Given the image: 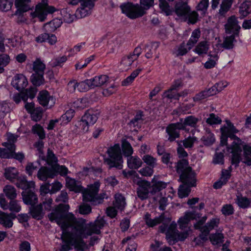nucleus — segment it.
Returning <instances> with one entry per match:
<instances>
[{"label":"nucleus","mask_w":251,"mask_h":251,"mask_svg":"<svg viewBox=\"0 0 251 251\" xmlns=\"http://www.w3.org/2000/svg\"><path fill=\"white\" fill-rule=\"evenodd\" d=\"M221 132L220 148L226 145L228 138H230L232 142L229 147H226V151H225V149H221L223 150L224 153L217 152L216 153L213 159L214 163L223 164L224 163V154H231L232 163L236 165L240 162L241 152L243 149L244 162L248 165H251V144L244 145L241 140L234 135V133L238 132V130L229 121H226V125L221 128Z\"/></svg>","instance_id":"nucleus-1"},{"label":"nucleus","mask_w":251,"mask_h":251,"mask_svg":"<svg viewBox=\"0 0 251 251\" xmlns=\"http://www.w3.org/2000/svg\"><path fill=\"white\" fill-rule=\"evenodd\" d=\"M201 215L196 211H186L183 216L180 217L178 221L179 228L184 230L179 232L176 229V224L175 222L171 223L170 226L166 229L161 226L160 230L165 232L166 239L170 245H173L178 241L185 240L189 235L190 230L189 226V222L193 220L197 219L201 217Z\"/></svg>","instance_id":"nucleus-2"},{"label":"nucleus","mask_w":251,"mask_h":251,"mask_svg":"<svg viewBox=\"0 0 251 251\" xmlns=\"http://www.w3.org/2000/svg\"><path fill=\"white\" fill-rule=\"evenodd\" d=\"M176 170L180 174V179L183 183L178 190V197L180 198L187 197L190 192V188L196 185L195 174L188 166V162L185 159H182L178 162Z\"/></svg>","instance_id":"nucleus-3"},{"label":"nucleus","mask_w":251,"mask_h":251,"mask_svg":"<svg viewBox=\"0 0 251 251\" xmlns=\"http://www.w3.org/2000/svg\"><path fill=\"white\" fill-rule=\"evenodd\" d=\"M66 186L71 191L75 193L81 192L83 200L85 201H90L93 204L100 203L101 199L105 197H100L98 193L99 190L100 183L99 181H96L94 184L88 186L87 189L83 190L81 185L79 181L69 177L66 178Z\"/></svg>","instance_id":"nucleus-4"},{"label":"nucleus","mask_w":251,"mask_h":251,"mask_svg":"<svg viewBox=\"0 0 251 251\" xmlns=\"http://www.w3.org/2000/svg\"><path fill=\"white\" fill-rule=\"evenodd\" d=\"M159 7L166 15H172L174 10L165 0H159ZM175 13L181 19L187 20L188 23L195 24L198 21V15L196 11H190V7L186 2H179L176 4Z\"/></svg>","instance_id":"nucleus-5"},{"label":"nucleus","mask_w":251,"mask_h":251,"mask_svg":"<svg viewBox=\"0 0 251 251\" xmlns=\"http://www.w3.org/2000/svg\"><path fill=\"white\" fill-rule=\"evenodd\" d=\"M154 0H141L140 3L143 6L138 4L127 3L122 5L121 8L122 12L130 19H134L142 16L145 14V10L153 5Z\"/></svg>","instance_id":"nucleus-6"},{"label":"nucleus","mask_w":251,"mask_h":251,"mask_svg":"<svg viewBox=\"0 0 251 251\" xmlns=\"http://www.w3.org/2000/svg\"><path fill=\"white\" fill-rule=\"evenodd\" d=\"M206 219L207 217L204 216L194 225L195 228L200 229L201 232L200 236L194 240L197 245H201L207 240L209 232L217 227L219 223L218 218H213L202 226Z\"/></svg>","instance_id":"nucleus-7"},{"label":"nucleus","mask_w":251,"mask_h":251,"mask_svg":"<svg viewBox=\"0 0 251 251\" xmlns=\"http://www.w3.org/2000/svg\"><path fill=\"white\" fill-rule=\"evenodd\" d=\"M5 177L12 182H16V186L22 189H25L28 187H33L34 181H27L25 176H19V172L14 167H8L5 169Z\"/></svg>","instance_id":"nucleus-8"},{"label":"nucleus","mask_w":251,"mask_h":251,"mask_svg":"<svg viewBox=\"0 0 251 251\" xmlns=\"http://www.w3.org/2000/svg\"><path fill=\"white\" fill-rule=\"evenodd\" d=\"M107 153L109 158L104 159V161L110 167H116L122 169L123 163L121 147L119 144H115L109 148Z\"/></svg>","instance_id":"nucleus-9"},{"label":"nucleus","mask_w":251,"mask_h":251,"mask_svg":"<svg viewBox=\"0 0 251 251\" xmlns=\"http://www.w3.org/2000/svg\"><path fill=\"white\" fill-rule=\"evenodd\" d=\"M55 11L54 7L48 5L47 0H43L36 5L33 16L37 17L41 22H43L46 19L48 14L52 13Z\"/></svg>","instance_id":"nucleus-10"},{"label":"nucleus","mask_w":251,"mask_h":251,"mask_svg":"<svg viewBox=\"0 0 251 251\" xmlns=\"http://www.w3.org/2000/svg\"><path fill=\"white\" fill-rule=\"evenodd\" d=\"M57 159L54 154L50 150L48 151L46 163L52 167L53 171L56 174H59L62 176L67 174L68 170L64 166H60L57 164Z\"/></svg>","instance_id":"nucleus-11"},{"label":"nucleus","mask_w":251,"mask_h":251,"mask_svg":"<svg viewBox=\"0 0 251 251\" xmlns=\"http://www.w3.org/2000/svg\"><path fill=\"white\" fill-rule=\"evenodd\" d=\"M79 2L81 7L77 9L75 15L78 18H82L91 13L94 4L92 0H80Z\"/></svg>","instance_id":"nucleus-12"},{"label":"nucleus","mask_w":251,"mask_h":251,"mask_svg":"<svg viewBox=\"0 0 251 251\" xmlns=\"http://www.w3.org/2000/svg\"><path fill=\"white\" fill-rule=\"evenodd\" d=\"M35 184L33 187H28L22 192V195L23 200L24 203L26 204L32 205L37 203L38 201L37 197L34 192L32 191L34 189Z\"/></svg>","instance_id":"nucleus-13"},{"label":"nucleus","mask_w":251,"mask_h":251,"mask_svg":"<svg viewBox=\"0 0 251 251\" xmlns=\"http://www.w3.org/2000/svg\"><path fill=\"white\" fill-rule=\"evenodd\" d=\"M200 121V119L194 116H189L184 119L180 120L179 123L181 124L180 127L182 128V130L189 132L190 130L189 127L196 128Z\"/></svg>","instance_id":"nucleus-14"},{"label":"nucleus","mask_w":251,"mask_h":251,"mask_svg":"<svg viewBox=\"0 0 251 251\" xmlns=\"http://www.w3.org/2000/svg\"><path fill=\"white\" fill-rule=\"evenodd\" d=\"M11 85L19 91H21L27 86L28 80L24 75L16 74L12 78Z\"/></svg>","instance_id":"nucleus-15"},{"label":"nucleus","mask_w":251,"mask_h":251,"mask_svg":"<svg viewBox=\"0 0 251 251\" xmlns=\"http://www.w3.org/2000/svg\"><path fill=\"white\" fill-rule=\"evenodd\" d=\"M138 188L137 193L138 197L142 200L147 199L151 188V183L146 180H139L137 182Z\"/></svg>","instance_id":"nucleus-16"},{"label":"nucleus","mask_w":251,"mask_h":251,"mask_svg":"<svg viewBox=\"0 0 251 251\" xmlns=\"http://www.w3.org/2000/svg\"><path fill=\"white\" fill-rule=\"evenodd\" d=\"M39 103L48 108H50L54 105L55 102V99L50 95L47 91H42L40 92L38 97Z\"/></svg>","instance_id":"nucleus-17"},{"label":"nucleus","mask_w":251,"mask_h":251,"mask_svg":"<svg viewBox=\"0 0 251 251\" xmlns=\"http://www.w3.org/2000/svg\"><path fill=\"white\" fill-rule=\"evenodd\" d=\"M240 28L237 18L235 16H231L228 18L225 25L226 31L227 33H233L234 34H237Z\"/></svg>","instance_id":"nucleus-18"},{"label":"nucleus","mask_w":251,"mask_h":251,"mask_svg":"<svg viewBox=\"0 0 251 251\" xmlns=\"http://www.w3.org/2000/svg\"><path fill=\"white\" fill-rule=\"evenodd\" d=\"M181 124L179 122L176 124H172L167 126L166 128V132L168 134L169 137V140L170 141H174L176 138L179 136V130L182 129V128L179 127Z\"/></svg>","instance_id":"nucleus-19"},{"label":"nucleus","mask_w":251,"mask_h":251,"mask_svg":"<svg viewBox=\"0 0 251 251\" xmlns=\"http://www.w3.org/2000/svg\"><path fill=\"white\" fill-rule=\"evenodd\" d=\"M220 0H212V8L213 9H216L219 4ZM222 3L221 4L219 13L221 15L225 14L230 9L232 4L233 0H221Z\"/></svg>","instance_id":"nucleus-20"},{"label":"nucleus","mask_w":251,"mask_h":251,"mask_svg":"<svg viewBox=\"0 0 251 251\" xmlns=\"http://www.w3.org/2000/svg\"><path fill=\"white\" fill-rule=\"evenodd\" d=\"M21 41H18L17 39H5L3 36L0 35V51L4 52L5 51V45L8 47H17L19 48Z\"/></svg>","instance_id":"nucleus-21"},{"label":"nucleus","mask_w":251,"mask_h":251,"mask_svg":"<svg viewBox=\"0 0 251 251\" xmlns=\"http://www.w3.org/2000/svg\"><path fill=\"white\" fill-rule=\"evenodd\" d=\"M15 218V215L14 214H7L0 211V224L6 228H10L12 226V221Z\"/></svg>","instance_id":"nucleus-22"},{"label":"nucleus","mask_w":251,"mask_h":251,"mask_svg":"<svg viewBox=\"0 0 251 251\" xmlns=\"http://www.w3.org/2000/svg\"><path fill=\"white\" fill-rule=\"evenodd\" d=\"M53 171L52 167L50 169L42 167L38 171L37 177L42 181H46L48 178H53L56 174Z\"/></svg>","instance_id":"nucleus-23"},{"label":"nucleus","mask_w":251,"mask_h":251,"mask_svg":"<svg viewBox=\"0 0 251 251\" xmlns=\"http://www.w3.org/2000/svg\"><path fill=\"white\" fill-rule=\"evenodd\" d=\"M179 83L177 84L176 83L173 84L170 89L168 90L165 91L162 97L163 99L168 98L169 99H178L179 97L180 96V95L178 94L176 92V89L179 86ZM187 94V91H185L183 92L181 96H184Z\"/></svg>","instance_id":"nucleus-24"},{"label":"nucleus","mask_w":251,"mask_h":251,"mask_svg":"<svg viewBox=\"0 0 251 251\" xmlns=\"http://www.w3.org/2000/svg\"><path fill=\"white\" fill-rule=\"evenodd\" d=\"M239 12L241 18H243L251 12V2L250 0H239Z\"/></svg>","instance_id":"nucleus-25"},{"label":"nucleus","mask_w":251,"mask_h":251,"mask_svg":"<svg viewBox=\"0 0 251 251\" xmlns=\"http://www.w3.org/2000/svg\"><path fill=\"white\" fill-rule=\"evenodd\" d=\"M90 82L93 88L96 87H100L109 81V77L105 75H97L90 78Z\"/></svg>","instance_id":"nucleus-26"},{"label":"nucleus","mask_w":251,"mask_h":251,"mask_svg":"<svg viewBox=\"0 0 251 251\" xmlns=\"http://www.w3.org/2000/svg\"><path fill=\"white\" fill-rule=\"evenodd\" d=\"M2 145L5 149L0 148V157L3 158H10L12 157V151L14 149V145L12 144H8L7 142H3Z\"/></svg>","instance_id":"nucleus-27"},{"label":"nucleus","mask_w":251,"mask_h":251,"mask_svg":"<svg viewBox=\"0 0 251 251\" xmlns=\"http://www.w3.org/2000/svg\"><path fill=\"white\" fill-rule=\"evenodd\" d=\"M81 119L90 126L93 125L97 122L98 116L97 113H95L92 110H88Z\"/></svg>","instance_id":"nucleus-28"},{"label":"nucleus","mask_w":251,"mask_h":251,"mask_svg":"<svg viewBox=\"0 0 251 251\" xmlns=\"http://www.w3.org/2000/svg\"><path fill=\"white\" fill-rule=\"evenodd\" d=\"M209 49V44L206 41L200 42L193 50V51L199 55L206 54Z\"/></svg>","instance_id":"nucleus-29"},{"label":"nucleus","mask_w":251,"mask_h":251,"mask_svg":"<svg viewBox=\"0 0 251 251\" xmlns=\"http://www.w3.org/2000/svg\"><path fill=\"white\" fill-rule=\"evenodd\" d=\"M30 0H15V5L17 8L16 13L25 12L28 11L30 9L29 3Z\"/></svg>","instance_id":"nucleus-30"},{"label":"nucleus","mask_w":251,"mask_h":251,"mask_svg":"<svg viewBox=\"0 0 251 251\" xmlns=\"http://www.w3.org/2000/svg\"><path fill=\"white\" fill-rule=\"evenodd\" d=\"M29 212L32 218L37 220L42 219L44 215L41 204L35 206H32L30 208Z\"/></svg>","instance_id":"nucleus-31"},{"label":"nucleus","mask_w":251,"mask_h":251,"mask_svg":"<svg viewBox=\"0 0 251 251\" xmlns=\"http://www.w3.org/2000/svg\"><path fill=\"white\" fill-rule=\"evenodd\" d=\"M146 224L150 227H153L160 224L164 219V215L162 214L158 217L154 219L151 218V216L149 213H146L144 217Z\"/></svg>","instance_id":"nucleus-32"},{"label":"nucleus","mask_w":251,"mask_h":251,"mask_svg":"<svg viewBox=\"0 0 251 251\" xmlns=\"http://www.w3.org/2000/svg\"><path fill=\"white\" fill-rule=\"evenodd\" d=\"M230 177V174L229 171L228 170H223L222 171V176L220 177L219 180L216 182L213 186L215 189H219L222 187V186L225 184L229 178Z\"/></svg>","instance_id":"nucleus-33"},{"label":"nucleus","mask_w":251,"mask_h":251,"mask_svg":"<svg viewBox=\"0 0 251 251\" xmlns=\"http://www.w3.org/2000/svg\"><path fill=\"white\" fill-rule=\"evenodd\" d=\"M62 24L61 20L54 19L49 23L44 25V30L47 32H52L60 27Z\"/></svg>","instance_id":"nucleus-34"},{"label":"nucleus","mask_w":251,"mask_h":251,"mask_svg":"<svg viewBox=\"0 0 251 251\" xmlns=\"http://www.w3.org/2000/svg\"><path fill=\"white\" fill-rule=\"evenodd\" d=\"M135 58H133L130 55L124 56L120 62V67L122 71H127L130 68Z\"/></svg>","instance_id":"nucleus-35"},{"label":"nucleus","mask_w":251,"mask_h":251,"mask_svg":"<svg viewBox=\"0 0 251 251\" xmlns=\"http://www.w3.org/2000/svg\"><path fill=\"white\" fill-rule=\"evenodd\" d=\"M127 162L128 167L131 169H138L142 164L141 159L136 156L128 157Z\"/></svg>","instance_id":"nucleus-36"},{"label":"nucleus","mask_w":251,"mask_h":251,"mask_svg":"<svg viewBox=\"0 0 251 251\" xmlns=\"http://www.w3.org/2000/svg\"><path fill=\"white\" fill-rule=\"evenodd\" d=\"M200 36L201 32L199 29H196L192 32L191 37L187 43V46L189 47V49H191L194 46Z\"/></svg>","instance_id":"nucleus-37"},{"label":"nucleus","mask_w":251,"mask_h":251,"mask_svg":"<svg viewBox=\"0 0 251 251\" xmlns=\"http://www.w3.org/2000/svg\"><path fill=\"white\" fill-rule=\"evenodd\" d=\"M218 58L219 57L217 53H210L209 55L208 60L204 64V68L207 69L214 68L217 64Z\"/></svg>","instance_id":"nucleus-38"},{"label":"nucleus","mask_w":251,"mask_h":251,"mask_svg":"<svg viewBox=\"0 0 251 251\" xmlns=\"http://www.w3.org/2000/svg\"><path fill=\"white\" fill-rule=\"evenodd\" d=\"M228 83L226 81L222 80L216 83L213 86L210 88L213 95L222 91L224 88L227 86Z\"/></svg>","instance_id":"nucleus-39"},{"label":"nucleus","mask_w":251,"mask_h":251,"mask_svg":"<svg viewBox=\"0 0 251 251\" xmlns=\"http://www.w3.org/2000/svg\"><path fill=\"white\" fill-rule=\"evenodd\" d=\"M115 201L113 204L118 209L122 210L125 207L126 203L124 197L121 194H117L115 196Z\"/></svg>","instance_id":"nucleus-40"},{"label":"nucleus","mask_w":251,"mask_h":251,"mask_svg":"<svg viewBox=\"0 0 251 251\" xmlns=\"http://www.w3.org/2000/svg\"><path fill=\"white\" fill-rule=\"evenodd\" d=\"M89 125L83 121V119L77 121L75 124V130L76 132L80 133H86L88 131Z\"/></svg>","instance_id":"nucleus-41"},{"label":"nucleus","mask_w":251,"mask_h":251,"mask_svg":"<svg viewBox=\"0 0 251 251\" xmlns=\"http://www.w3.org/2000/svg\"><path fill=\"white\" fill-rule=\"evenodd\" d=\"M74 116V110L73 109H69L63 114L59 119L60 124L65 125L71 121Z\"/></svg>","instance_id":"nucleus-42"},{"label":"nucleus","mask_w":251,"mask_h":251,"mask_svg":"<svg viewBox=\"0 0 251 251\" xmlns=\"http://www.w3.org/2000/svg\"><path fill=\"white\" fill-rule=\"evenodd\" d=\"M142 69L140 68L134 71L129 76L127 77L122 81V85L123 86H128L131 84L134 79L139 75Z\"/></svg>","instance_id":"nucleus-43"},{"label":"nucleus","mask_w":251,"mask_h":251,"mask_svg":"<svg viewBox=\"0 0 251 251\" xmlns=\"http://www.w3.org/2000/svg\"><path fill=\"white\" fill-rule=\"evenodd\" d=\"M3 192L6 196L10 200L16 198L17 193L15 188L11 185H6L3 188Z\"/></svg>","instance_id":"nucleus-44"},{"label":"nucleus","mask_w":251,"mask_h":251,"mask_svg":"<svg viewBox=\"0 0 251 251\" xmlns=\"http://www.w3.org/2000/svg\"><path fill=\"white\" fill-rule=\"evenodd\" d=\"M90 79H87L84 81L77 83V88L79 92H86L90 89L93 88L90 82Z\"/></svg>","instance_id":"nucleus-45"},{"label":"nucleus","mask_w":251,"mask_h":251,"mask_svg":"<svg viewBox=\"0 0 251 251\" xmlns=\"http://www.w3.org/2000/svg\"><path fill=\"white\" fill-rule=\"evenodd\" d=\"M235 35H231L229 36H227L225 38L224 41L222 44L220 46L226 49H230L233 47V43L235 41Z\"/></svg>","instance_id":"nucleus-46"},{"label":"nucleus","mask_w":251,"mask_h":251,"mask_svg":"<svg viewBox=\"0 0 251 251\" xmlns=\"http://www.w3.org/2000/svg\"><path fill=\"white\" fill-rule=\"evenodd\" d=\"M45 65L39 60L37 59L33 63V69L34 74L44 75Z\"/></svg>","instance_id":"nucleus-47"},{"label":"nucleus","mask_w":251,"mask_h":251,"mask_svg":"<svg viewBox=\"0 0 251 251\" xmlns=\"http://www.w3.org/2000/svg\"><path fill=\"white\" fill-rule=\"evenodd\" d=\"M122 150L124 155L127 157L131 156L133 152L131 145L126 140L122 142Z\"/></svg>","instance_id":"nucleus-48"},{"label":"nucleus","mask_w":251,"mask_h":251,"mask_svg":"<svg viewBox=\"0 0 251 251\" xmlns=\"http://www.w3.org/2000/svg\"><path fill=\"white\" fill-rule=\"evenodd\" d=\"M190 50L189 49V47L187 46V44L185 45L184 43H182L175 49L174 53L176 56H182L186 54Z\"/></svg>","instance_id":"nucleus-49"},{"label":"nucleus","mask_w":251,"mask_h":251,"mask_svg":"<svg viewBox=\"0 0 251 251\" xmlns=\"http://www.w3.org/2000/svg\"><path fill=\"white\" fill-rule=\"evenodd\" d=\"M10 61V58L7 54H0V74L4 71L3 68L6 66Z\"/></svg>","instance_id":"nucleus-50"},{"label":"nucleus","mask_w":251,"mask_h":251,"mask_svg":"<svg viewBox=\"0 0 251 251\" xmlns=\"http://www.w3.org/2000/svg\"><path fill=\"white\" fill-rule=\"evenodd\" d=\"M31 81L33 85L38 86L43 84L44 79L43 75L32 74L31 76Z\"/></svg>","instance_id":"nucleus-51"},{"label":"nucleus","mask_w":251,"mask_h":251,"mask_svg":"<svg viewBox=\"0 0 251 251\" xmlns=\"http://www.w3.org/2000/svg\"><path fill=\"white\" fill-rule=\"evenodd\" d=\"M152 189L154 192L159 191L166 187L167 184L162 181H156L155 176L152 179Z\"/></svg>","instance_id":"nucleus-52"},{"label":"nucleus","mask_w":251,"mask_h":251,"mask_svg":"<svg viewBox=\"0 0 251 251\" xmlns=\"http://www.w3.org/2000/svg\"><path fill=\"white\" fill-rule=\"evenodd\" d=\"M142 159L147 165L152 168H154L157 165L156 159L150 155H144Z\"/></svg>","instance_id":"nucleus-53"},{"label":"nucleus","mask_w":251,"mask_h":251,"mask_svg":"<svg viewBox=\"0 0 251 251\" xmlns=\"http://www.w3.org/2000/svg\"><path fill=\"white\" fill-rule=\"evenodd\" d=\"M212 93L210 89L207 90H204L202 91L197 95H196L195 97H194L193 99L195 101H199L201 100H203L208 97L213 96V94H211Z\"/></svg>","instance_id":"nucleus-54"},{"label":"nucleus","mask_w":251,"mask_h":251,"mask_svg":"<svg viewBox=\"0 0 251 251\" xmlns=\"http://www.w3.org/2000/svg\"><path fill=\"white\" fill-rule=\"evenodd\" d=\"M236 202L240 207L245 208L249 206L250 201L246 197L238 196Z\"/></svg>","instance_id":"nucleus-55"},{"label":"nucleus","mask_w":251,"mask_h":251,"mask_svg":"<svg viewBox=\"0 0 251 251\" xmlns=\"http://www.w3.org/2000/svg\"><path fill=\"white\" fill-rule=\"evenodd\" d=\"M87 99H78L74 102L73 106L76 109H83L88 105Z\"/></svg>","instance_id":"nucleus-56"},{"label":"nucleus","mask_w":251,"mask_h":251,"mask_svg":"<svg viewBox=\"0 0 251 251\" xmlns=\"http://www.w3.org/2000/svg\"><path fill=\"white\" fill-rule=\"evenodd\" d=\"M32 130L34 133L37 134L41 139H43L45 137L44 130L40 125L36 124L33 126Z\"/></svg>","instance_id":"nucleus-57"},{"label":"nucleus","mask_w":251,"mask_h":251,"mask_svg":"<svg viewBox=\"0 0 251 251\" xmlns=\"http://www.w3.org/2000/svg\"><path fill=\"white\" fill-rule=\"evenodd\" d=\"M13 0H0V9L2 11L10 10L13 5Z\"/></svg>","instance_id":"nucleus-58"},{"label":"nucleus","mask_w":251,"mask_h":251,"mask_svg":"<svg viewBox=\"0 0 251 251\" xmlns=\"http://www.w3.org/2000/svg\"><path fill=\"white\" fill-rule=\"evenodd\" d=\"M197 141L198 140L196 137L189 136L183 141V144L186 148H192Z\"/></svg>","instance_id":"nucleus-59"},{"label":"nucleus","mask_w":251,"mask_h":251,"mask_svg":"<svg viewBox=\"0 0 251 251\" xmlns=\"http://www.w3.org/2000/svg\"><path fill=\"white\" fill-rule=\"evenodd\" d=\"M42 113L43 111L42 108L40 107H37L34 109L30 114L33 120L38 121L41 119L42 117Z\"/></svg>","instance_id":"nucleus-60"},{"label":"nucleus","mask_w":251,"mask_h":251,"mask_svg":"<svg viewBox=\"0 0 251 251\" xmlns=\"http://www.w3.org/2000/svg\"><path fill=\"white\" fill-rule=\"evenodd\" d=\"M209 238L212 244L218 245L222 242L224 236L221 233H217L211 235Z\"/></svg>","instance_id":"nucleus-61"},{"label":"nucleus","mask_w":251,"mask_h":251,"mask_svg":"<svg viewBox=\"0 0 251 251\" xmlns=\"http://www.w3.org/2000/svg\"><path fill=\"white\" fill-rule=\"evenodd\" d=\"M95 58V56L94 55H92L86 58L84 61V63L83 64H81L79 62H77L75 65V69L80 70L86 67L88 64L94 60Z\"/></svg>","instance_id":"nucleus-62"},{"label":"nucleus","mask_w":251,"mask_h":251,"mask_svg":"<svg viewBox=\"0 0 251 251\" xmlns=\"http://www.w3.org/2000/svg\"><path fill=\"white\" fill-rule=\"evenodd\" d=\"M221 122V119L214 114H210L209 117L206 120L207 123L211 125L220 124Z\"/></svg>","instance_id":"nucleus-63"},{"label":"nucleus","mask_w":251,"mask_h":251,"mask_svg":"<svg viewBox=\"0 0 251 251\" xmlns=\"http://www.w3.org/2000/svg\"><path fill=\"white\" fill-rule=\"evenodd\" d=\"M50 186H51L50 194H55L59 191L62 188L63 185L61 182L58 180H55L52 182Z\"/></svg>","instance_id":"nucleus-64"}]
</instances>
